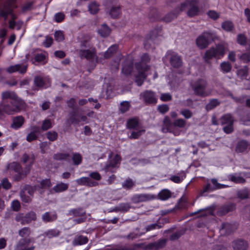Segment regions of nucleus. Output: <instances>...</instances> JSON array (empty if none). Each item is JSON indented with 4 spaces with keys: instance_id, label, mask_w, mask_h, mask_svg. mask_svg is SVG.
Wrapping results in <instances>:
<instances>
[{
    "instance_id": "obj_1",
    "label": "nucleus",
    "mask_w": 250,
    "mask_h": 250,
    "mask_svg": "<svg viewBox=\"0 0 250 250\" xmlns=\"http://www.w3.org/2000/svg\"><path fill=\"white\" fill-rule=\"evenodd\" d=\"M198 1L199 0H186L175 9V12L176 14H178L188 9L187 14L189 17L196 16L200 13V10L197 6Z\"/></svg>"
},
{
    "instance_id": "obj_2",
    "label": "nucleus",
    "mask_w": 250,
    "mask_h": 250,
    "mask_svg": "<svg viewBox=\"0 0 250 250\" xmlns=\"http://www.w3.org/2000/svg\"><path fill=\"white\" fill-rule=\"evenodd\" d=\"M15 0H11L8 3L6 4L3 8L0 10V16L3 17L5 19L10 16L11 18V20L9 21V27L11 28H16L17 29H20L22 25L21 21L16 22L14 20L16 18V16L12 12V8L14 7V1Z\"/></svg>"
},
{
    "instance_id": "obj_3",
    "label": "nucleus",
    "mask_w": 250,
    "mask_h": 250,
    "mask_svg": "<svg viewBox=\"0 0 250 250\" xmlns=\"http://www.w3.org/2000/svg\"><path fill=\"white\" fill-rule=\"evenodd\" d=\"M30 169H22L21 166L17 162H13L7 164L6 171L13 175L14 180L19 181L23 178L29 172Z\"/></svg>"
},
{
    "instance_id": "obj_4",
    "label": "nucleus",
    "mask_w": 250,
    "mask_h": 250,
    "mask_svg": "<svg viewBox=\"0 0 250 250\" xmlns=\"http://www.w3.org/2000/svg\"><path fill=\"white\" fill-rule=\"evenodd\" d=\"M149 60V56L147 54H144L142 57V61L139 64H137V68L138 71V74L136 76L135 82L137 84L140 86L143 83L146 75L148 74L147 71L149 67L146 64V63Z\"/></svg>"
},
{
    "instance_id": "obj_5",
    "label": "nucleus",
    "mask_w": 250,
    "mask_h": 250,
    "mask_svg": "<svg viewBox=\"0 0 250 250\" xmlns=\"http://www.w3.org/2000/svg\"><path fill=\"white\" fill-rule=\"evenodd\" d=\"M227 50V47L224 45H218L215 48H211L206 51L204 57V60L206 62L208 63L210 62V59L213 57L220 59L224 56Z\"/></svg>"
},
{
    "instance_id": "obj_6",
    "label": "nucleus",
    "mask_w": 250,
    "mask_h": 250,
    "mask_svg": "<svg viewBox=\"0 0 250 250\" xmlns=\"http://www.w3.org/2000/svg\"><path fill=\"white\" fill-rule=\"evenodd\" d=\"M126 125L128 129L135 130L129 136L130 139H137L145 132V130L140 125L137 119L133 118L129 120Z\"/></svg>"
},
{
    "instance_id": "obj_7",
    "label": "nucleus",
    "mask_w": 250,
    "mask_h": 250,
    "mask_svg": "<svg viewBox=\"0 0 250 250\" xmlns=\"http://www.w3.org/2000/svg\"><path fill=\"white\" fill-rule=\"evenodd\" d=\"M207 83L206 80L201 79L192 84L191 87L197 95L202 96H207L211 94V91L207 88Z\"/></svg>"
},
{
    "instance_id": "obj_8",
    "label": "nucleus",
    "mask_w": 250,
    "mask_h": 250,
    "mask_svg": "<svg viewBox=\"0 0 250 250\" xmlns=\"http://www.w3.org/2000/svg\"><path fill=\"white\" fill-rule=\"evenodd\" d=\"M34 241L32 238L21 239L18 242L15 250H34Z\"/></svg>"
},
{
    "instance_id": "obj_9",
    "label": "nucleus",
    "mask_w": 250,
    "mask_h": 250,
    "mask_svg": "<svg viewBox=\"0 0 250 250\" xmlns=\"http://www.w3.org/2000/svg\"><path fill=\"white\" fill-rule=\"evenodd\" d=\"M212 38L209 32H204L196 39V44L201 49L206 48L209 44V40Z\"/></svg>"
},
{
    "instance_id": "obj_10",
    "label": "nucleus",
    "mask_w": 250,
    "mask_h": 250,
    "mask_svg": "<svg viewBox=\"0 0 250 250\" xmlns=\"http://www.w3.org/2000/svg\"><path fill=\"white\" fill-rule=\"evenodd\" d=\"M221 123L224 125V130L227 133H229L233 130V118L230 114L224 115L221 119Z\"/></svg>"
},
{
    "instance_id": "obj_11",
    "label": "nucleus",
    "mask_w": 250,
    "mask_h": 250,
    "mask_svg": "<svg viewBox=\"0 0 250 250\" xmlns=\"http://www.w3.org/2000/svg\"><path fill=\"white\" fill-rule=\"evenodd\" d=\"M15 219L17 221L21 222L22 225H25L35 220L36 215L35 212H30L25 215H23V214H18L16 216Z\"/></svg>"
},
{
    "instance_id": "obj_12",
    "label": "nucleus",
    "mask_w": 250,
    "mask_h": 250,
    "mask_svg": "<svg viewBox=\"0 0 250 250\" xmlns=\"http://www.w3.org/2000/svg\"><path fill=\"white\" fill-rule=\"evenodd\" d=\"M10 104L11 105L9 104H5V103L2 104L1 106L2 115H3V113L11 115L20 110V108L17 103H13V104Z\"/></svg>"
},
{
    "instance_id": "obj_13",
    "label": "nucleus",
    "mask_w": 250,
    "mask_h": 250,
    "mask_svg": "<svg viewBox=\"0 0 250 250\" xmlns=\"http://www.w3.org/2000/svg\"><path fill=\"white\" fill-rule=\"evenodd\" d=\"M2 104L5 103L13 104L17 103L18 100L15 93L13 92L5 91L2 94Z\"/></svg>"
},
{
    "instance_id": "obj_14",
    "label": "nucleus",
    "mask_w": 250,
    "mask_h": 250,
    "mask_svg": "<svg viewBox=\"0 0 250 250\" xmlns=\"http://www.w3.org/2000/svg\"><path fill=\"white\" fill-rule=\"evenodd\" d=\"M120 160L121 158L119 155L112 153L109 156V164L106 166V170L113 172L112 169L116 167V166L120 163Z\"/></svg>"
},
{
    "instance_id": "obj_15",
    "label": "nucleus",
    "mask_w": 250,
    "mask_h": 250,
    "mask_svg": "<svg viewBox=\"0 0 250 250\" xmlns=\"http://www.w3.org/2000/svg\"><path fill=\"white\" fill-rule=\"evenodd\" d=\"M141 98L147 103H156L157 99L153 92L151 91H146L140 95Z\"/></svg>"
},
{
    "instance_id": "obj_16",
    "label": "nucleus",
    "mask_w": 250,
    "mask_h": 250,
    "mask_svg": "<svg viewBox=\"0 0 250 250\" xmlns=\"http://www.w3.org/2000/svg\"><path fill=\"white\" fill-rule=\"evenodd\" d=\"M27 68V64L26 63L17 64L9 66L7 70L9 73H14L19 72L23 74L26 72Z\"/></svg>"
},
{
    "instance_id": "obj_17",
    "label": "nucleus",
    "mask_w": 250,
    "mask_h": 250,
    "mask_svg": "<svg viewBox=\"0 0 250 250\" xmlns=\"http://www.w3.org/2000/svg\"><path fill=\"white\" fill-rule=\"evenodd\" d=\"M77 183L80 185L95 187L98 185V182L92 180L89 177H83L76 180Z\"/></svg>"
},
{
    "instance_id": "obj_18",
    "label": "nucleus",
    "mask_w": 250,
    "mask_h": 250,
    "mask_svg": "<svg viewBox=\"0 0 250 250\" xmlns=\"http://www.w3.org/2000/svg\"><path fill=\"white\" fill-rule=\"evenodd\" d=\"M79 55L81 58L87 59H92L96 56V50L95 49L91 50H80Z\"/></svg>"
},
{
    "instance_id": "obj_19",
    "label": "nucleus",
    "mask_w": 250,
    "mask_h": 250,
    "mask_svg": "<svg viewBox=\"0 0 250 250\" xmlns=\"http://www.w3.org/2000/svg\"><path fill=\"white\" fill-rule=\"evenodd\" d=\"M34 82L35 85L39 87L46 88L50 85V81L48 79H43L37 77L35 78Z\"/></svg>"
},
{
    "instance_id": "obj_20",
    "label": "nucleus",
    "mask_w": 250,
    "mask_h": 250,
    "mask_svg": "<svg viewBox=\"0 0 250 250\" xmlns=\"http://www.w3.org/2000/svg\"><path fill=\"white\" fill-rule=\"evenodd\" d=\"M180 57L176 54H172L170 58V63L174 67H178L182 64Z\"/></svg>"
},
{
    "instance_id": "obj_21",
    "label": "nucleus",
    "mask_w": 250,
    "mask_h": 250,
    "mask_svg": "<svg viewBox=\"0 0 250 250\" xmlns=\"http://www.w3.org/2000/svg\"><path fill=\"white\" fill-rule=\"evenodd\" d=\"M233 249L234 250H246L248 247L246 242L243 240H237L233 243Z\"/></svg>"
},
{
    "instance_id": "obj_22",
    "label": "nucleus",
    "mask_w": 250,
    "mask_h": 250,
    "mask_svg": "<svg viewBox=\"0 0 250 250\" xmlns=\"http://www.w3.org/2000/svg\"><path fill=\"white\" fill-rule=\"evenodd\" d=\"M68 186L67 184L60 183L57 184L54 188L50 190L51 193L61 192L66 190L68 188Z\"/></svg>"
},
{
    "instance_id": "obj_23",
    "label": "nucleus",
    "mask_w": 250,
    "mask_h": 250,
    "mask_svg": "<svg viewBox=\"0 0 250 250\" xmlns=\"http://www.w3.org/2000/svg\"><path fill=\"white\" fill-rule=\"evenodd\" d=\"M42 219L45 222L53 221L57 219V215L53 212H47L42 215Z\"/></svg>"
},
{
    "instance_id": "obj_24",
    "label": "nucleus",
    "mask_w": 250,
    "mask_h": 250,
    "mask_svg": "<svg viewBox=\"0 0 250 250\" xmlns=\"http://www.w3.org/2000/svg\"><path fill=\"white\" fill-rule=\"evenodd\" d=\"M23 122L24 119L23 117L21 116H18L13 119L11 127L16 129H18L22 126Z\"/></svg>"
},
{
    "instance_id": "obj_25",
    "label": "nucleus",
    "mask_w": 250,
    "mask_h": 250,
    "mask_svg": "<svg viewBox=\"0 0 250 250\" xmlns=\"http://www.w3.org/2000/svg\"><path fill=\"white\" fill-rule=\"evenodd\" d=\"M110 28L105 24H103L98 30V34L103 37L108 36L110 33Z\"/></svg>"
},
{
    "instance_id": "obj_26",
    "label": "nucleus",
    "mask_w": 250,
    "mask_h": 250,
    "mask_svg": "<svg viewBox=\"0 0 250 250\" xmlns=\"http://www.w3.org/2000/svg\"><path fill=\"white\" fill-rule=\"evenodd\" d=\"M248 146L249 145L247 142L241 141L238 143L235 150L238 153L245 152L248 148Z\"/></svg>"
},
{
    "instance_id": "obj_27",
    "label": "nucleus",
    "mask_w": 250,
    "mask_h": 250,
    "mask_svg": "<svg viewBox=\"0 0 250 250\" xmlns=\"http://www.w3.org/2000/svg\"><path fill=\"white\" fill-rule=\"evenodd\" d=\"M99 4L95 1H92L89 3L88 9L91 14H95L99 11Z\"/></svg>"
},
{
    "instance_id": "obj_28",
    "label": "nucleus",
    "mask_w": 250,
    "mask_h": 250,
    "mask_svg": "<svg viewBox=\"0 0 250 250\" xmlns=\"http://www.w3.org/2000/svg\"><path fill=\"white\" fill-rule=\"evenodd\" d=\"M136 197L137 199V201L139 202L147 201L155 198L154 195L147 194L137 195Z\"/></svg>"
},
{
    "instance_id": "obj_29",
    "label": "nucleus",
    "mask_w": 250,
    "mask_h": 250,
    "mask_svg": "<svg viewBox=\"0 0 250 250\" xmlns=\"http://www.w3.org/2000/svg\"><path fill=\"white\" fill-rule=\"evenodd\" d=\"M171 123L170 118L168 117H166L164 120V125L162 128L163 132L170 131L171 130Z\"/></svg>"
},
{
    "instance_id": "obj_30",
    "label": "nucleus",
    "mask_w": 250,
    "mask_h": 250,
    "mask_svg": "<svg viewBox=\"0 0 250 250\" xmlns=\"http://www.w3.org/2000/svg\"><path fill=\"white\" fill-rule=\"evenodd\" d=\"M186 177V173L184 171H182L179 175L172 176L170 179L175 183H179L181 182Z\"/></svg>"
},
{
    "instance_id": "obj_31",
    "label": "nucleus",
    "mask_w": 250,
    "mask_h": 250,
    "mask_svg": "<svg viewBox=\"0 0 250 250\" xmlns=\"http://www.w3.org/2000/svg\"><path fill=\"white\" fill-rule=\"evenodd\" d=\"M159 198L161 200H166L171 196L170 191L168 189H163L158 194Z\"/></svg>"
},
{
    "instance_id": "obj_32",
    "label": "nucleus",
    "mask_w": 250,
    "mask_h": 250,
    "mask_svg": "<svg viewBox=\"0 0 250 250\" xmlns=\"http://www.w3.org/2000/svg\"><path fill=\"white\" fill-rule=\"evenodd\" d=\"M222 27L224 30L227 32H230L233 30L234 25L231 21H227L222 23Z\"/></svg>"
},
{
    "instance_id": "obj_33",
    "label": "nucleus",
    "mask_w": 250,
    "mask_h": 250,
    "mask_svg": "<svg viewBox=\"0 0 250 250\" xmlns=\"http://www.w3.org/2000/svg\"><path fill=\"white\" fill-rule=\"evenodd\" d=\"M220 68L223 73H227L230 71L231 65L229 62H224L220 64Z\"/></svg>"
},
{
    "instance_id": "obj_34",
    "label": "nucleus",
    "mask_w": 250,
    "mask_h": 250,
    "mask_svg": "<svg viewBox=\"0 0 250 250\" xmlns=\"http://www.w3.org/2000/svg\"><path fill=\"white\" fill-rule=\"evenodd\" d=\"M118 46L116 45L111 46L104 53V58L107 59L110 58L117 50Z\"/></svg>"
},
{
    "instance_id": "obj_35",
    "label": "nucleus",
    "mask_w": 250,
    "mask_h": 250,
    "mask_svg": "<svg viewBox=\"0 0 250 250\" xmlns=\"http://www.w3.org/2000/svg\"><path fill=\"white\" fill-rule=\"evenodd\" d=\"M110 15L113 18H117L121 14V9L120 7H113L111 8L109 12Z\"/></svg>"
},
{
    "instance_id": "obj_36",
    "label": "nucleus",
    "mask_w": 250,
    "mask_h": 250,
    "mask_svg": "<svg viewBox=\"0 0 250 250\" xmlns=\"http://www.w3.org/2000/svg\"><path fill=\"white\" fill-rule=\"evenodd\" d=\"M31 234V230L29 228L24 227L19 231V235L22 238H26Z\"/></svg>"
},
{
    "instance_id": "obj_37",
    "label": "nucleus",
    "mask_w": 250,
    "mask_h": 250,
    "mask_svg": "<svg viewBox=\"0 0 250 250\" xmlns=\"http://www.w3.org/2000/svg\"><path fill=\"white\" fill-rule=\"evenodd\" d=\"M60 234V231L57 229H51L48 230L45 232L44 234L48 238H53L58 236Z\"/></svg>"
},
{
    "instance_id": "obj_38",
    "label": "nucleus",
    "mask_w": 250,
    "mask_h": 250,
    "mask_svg": "<svg viewBox=\"0 0 250 250\" xmlns=\"http://www.w3.org/2000/svg\"><path fill=\"white\" fill-rule=\"evenodd\" d=\"M47 56V54L45 52H42L37 54L35 57V61L37 62H43Z\"/></svg>"
},
{
    "instance_id": "obj_39",
    "label": "nucleus",
    "mask_w": 250,
    "mask_h": 250,
    "mask_svg": "<svg viewBox=\"0 0 250 250\" xmlns=\"http://www.w3.org/2000/svg\"><path fill=\"white\" fill-rule=\"evenodd\" d=\"M129 108V103L128 102H123L121 104L120 110L121 112L124 113L128 111Z\"/></svg>"
},
{
    "instance_id": "obj_40",
    "label": "nucleus",
    "mask_w": 250,
    "mask_h": 250,
    "mask_svg": "<svg viewBox=\"0 0 250 250\" xmlns=\"http://www.w3.org/2000/svg\"><path fill=\"white\" fill-rule=\"evenodd\" d=\"M54 37L57 42H62L64 39V35L61 31H56L54 34Z\"/></svg>"
},
{
    "instance_id": "obj_41",
    "label": "nucleus",
    "mask_w": 250,
    "mask_h": 250,
    "mask_svg": "<svg viewBox=\"0 0 250 250\" xmlns=\"http://www.w3.org/2000/svg\"><path fill=\"white\" fill-rule=\"evenodd\" d=\"M219 104V102L217 100L213 99L206 105V108L208 110H211Z\"/></svg>"
},
{
    "instance_id": "obj_42",
    "label": "nucleus",
    "mask_w": 250,
    "mask_h": 250,
    "mask_svg": "<svg viewBox=\"0 0 250 250\" xmlns=\"http://www.w3.org/2000/svg\"><path fill=\"white\" fill-rule=\"evenodd\" d=\"M174 125L180 128L184 127L186 125V121L182 119H179L175 120L174 122Z\"/></svg>"
},
{
    "instance_id": "obj_43",
    "label": "nucleus",
    "mask_w": 250,
    "mask_h": 250,
    "mask_svg": "<svg viewBox=\"0 0 250 250\" xmlns=\"http://www.w3.org/2000/svg\"><path fill=\"white\" fill-rule=\"evenodd\" d=\"M54 158L57 160H68L69 156L67 154L59 153L55 154Z\"/></svg>"
},
{
    "instance_id": "obj_44",
    "label": "nucleus",
    "mask_w": 250,
    "mask_h": 250,
    "mask_svg": "<svg viewBox=\"0 0 250 250\" xmlns=\"http://www.w3.org/2000/svg\"><path fill=\"white\" fill-rule=\"evenodd\" d=\"M52 126V124L51 121L49 120L46 119L42 123V129L43 130H46Z\"/></svg>"
},
{
    "instance_id": "obj_45",
    "label": "nucleus",
    "mask_w": 250,
    "mask_h": 250,
    "mask_svg": "<svg viewBox=\"0 0 250 250\" xmlns=\"http://www.w3.org/2000/svg\"><path fill=\"white\" fill-rule=\"evenodd\" d=\"M72 160L75 165H78L82 162V156L80 154H74L72 157Z\"/></svg>"
},
{
    "instance_id": "obj_46",
    "label": "nucleus",
    "mask_w": 250,
    "mask_h": 250,
    "mask_svg": "<svg viewBox=\"0 0 250 250\" xmlns=\"http://www.w3.org/2000/svg\"><path fill=\"white\" fill-rule=\"evenodd\" d=\"M248 74V69L247 67L240 69L238 71L237 74L241 79H244L246 77Z\"/></svg>"
},
{
    "instance_id": "obj_47",
    "label": "nucleus",
    "mask_w": 250,
    "mask_h": 250,
    "mask_svg": "<svg viewBox=\"0 0 250 250\" xmlns=\"http://www.w3.org/2000/svg\"><path fill=\"white\" fill-rule=\"evenodd\" d=\"M42 188H49L52 186V183L50 179H45L41 182Z\"/></svg>"
},
{
    "instance_id": "obj_48",
    "label": "nucleus",
    "mask_w": 250,
    "mask_h": 250,
    "mask_svg": "<svg viewBox=\"0 0 250 250\" xmlns=\"http://www.w3.org/2000/svg\"><path fill=\"white\" fill-rule=\"evenodd\" d=\"M208 16L213 19V20H216L219 17V14L217 13V12L213 11V10H210L208 12Z\"/></svg>"
},
{
    "instance_id": "obj_49",
    "label": "nucleus",
    "mask_w": 250,
    "mask_h": 250,
    "mask_svg": "<svg viewBox=\"0 0 250 250\" xmlns=\"http://www.w3.org/2000/svg\"><path fill=\"white\" fill-rule=\"evenodd\" d=\"M57 136V133L55 131H49L47 133V138L51 141L56 140Z\"/></svg>"
},
{
    "instance_id": "obj_50",
    "label": "nucleus",
    "mask_w": 250,
    "mask_h": 250,
    "mask_svg": "<svg viewBox=\"0 0 250 250\" xmlns=\"http://www.w3.org/2000/svg\"><path fill=\"white\" fill-rule=\"evenodd\" d=\"M89 178L91 179H93L94 181H99L101 179V176L97 172H93L89 174Z\"/></svg>"
},
{
    "instance_id": "obj_51",
    "label": "nucleus",
    "mask_w": 250,
    "mask_h": 250,
    "mask_svg": "<svg viewBox=\"0 0 250 250\" xmlns=\"http://www.w3.org/2000/svg\"><path fill=\"white\" fill-rule=\"evenodd\" d=\"M11 207L14 211H18L21 208V204L18 200H14L12 202Z\"/></svg>"
},
{
    "instance_id": "obj_52",
    "label": "nucleus",
    "mask_w": 250,
    "mask_h": 250,
    "mask_svg": "<svg viewBox=\"0 0 250 250\" xmlns=\"http://www.w3.org/2000/svg\"><path fill=\"white\" fill-rule=\"evenodd\" d=\"M134 185L133 181L132 180H126L123 184V187L125 188H132Z\"/></svg>"
},
{
    "instance_id": "obj_53",
    "label": "nucleus",
    "mask_w": 250,
    "mask_h": 250,
    "mask_svg": "<svg viewBox=\"0 0 250 250\" xmlns=\"http://www.w3.org/2000/svg\"><path fill=\"white\" fill-rule=\"evenodd\" d=\"M181 114L186 119L191 118L192 115L191 112L188 109H184L181 110Z\"/></svg>"
},
{
    "instance_id": "obj_54",
    "label": "nucleus",
    "mask_w": 250,
    "mask_h": 250,
    "mask_svg": "<svg viewBox=\"0 0 250 250\" xmlns=\"http://www.w3.org/2000/svg\"><path fill=\"white\" fill-rule=\"evenodd\" d=\"M53 40V39L50 37H46L45 41L43 42V45L46 47H50L52 43Z\"/></svg>"
},
{
    "instance_id": "obj_55",
    "label": "nucleus",
    "mask_w": 250,
    "mask_h": 250,
    "mask_svg": "<svg viewBox=\"0 0 250 250\" xmlns=\"http://www.w3.org/2000/svg\"><path fill=\"white\" fill-rule=\"evenodd\" d=\"M55 18L57 22H61L64 18V14L62 12L58 13L55 15Z\"/></svg>"
},
{
    "instance_id": "obj_56",
    "label": "nucleus",
    "mask_w": 250,
    "mask_h": 250,
    "mask_svg": "<svg viewBox=\"0 0 250 250\" xmlns=\"http://www.w3.org/2000/svg\"><path fill=\"white\" fill-rule=\"evenodd\" d=\"M237 42L239 44L244 45L246 42V37L243 34H239L238 36Z\"/></svg>"
},
{
    "instance_id": "obj_57",
    "label": "nucleus",
    "mask_w": 250,
    "mask_h": 250,
    "mask_svg": "<svg viewBox=\"0 0 250 250\" xmlns=\"http://www.w3.org/2000/svg\"><path fill=\"white\" fill-rule=\"evenodd\" d=\"M132 69V65H129L128 66L124 65L122 69V72L125 75L129 74L131 73Z\"/></svg>"
},
{
    "instance_id": "obj_58",
    "label": "nucleus",
    "mask_w": 250,
    "mask_h": 250,
    "mask_svg": "<svg viewBox=\"0 0 250 250\" xmlns=\"http://www.w3.org/2000/svg\"><path fill=\"white\" fill-rule=\"evenodd\" d=\"M231 180L232 181L237 183H243L245 181L243 178L236 175L232 176L231 177Z\"/></svg>"
},
{
    "instance_id": "obj_59",
    "label": "nucleus",
    "mask_w": 250,
    "mask_h": 250,
    "mask_svg": "<svg viewBox=\"0 0 250 250\" xmlns=\"http://www.w3.org/2000/svg\"><path fill=\"white\" fill-rule=\"evenodd\" d=\"M1 185L4 188L6 189L11 188V184L7 179H3Z\"/></svg>"
},
{
    "instance_id": "obj_60",
    "label": "nucleus",
    "mask_w": 250,
    "mask_h": 250,
    "mask_svg": "<svg viewBox=\"0 0 250 250\" xmlns=\"http://www.w3.org/2000/svg\"><path fill=\"white\" fill-rule=\"evenodd\" d=\"M169 109V108L167 105L163 104L158 106L159 111L162 113H165L167 112Z\"/></svg>"
},
{
    "instance_id": "obj_61",
    "label": "nucleus",
    "mask_w": 250,
    "mask_h": 250,
    "mask_svg": "<svg viewBox=\"0 0 250 250\" xmlns=\"http://www.w3.org/2000/svg\"><path fill=\"white\" fill-rule=\"evenodd\" d=\"M211 182H212V183L213 184V185H214L215 188H224L226 187L225 185H221V184L218 183L217 182V180L214 179H212L211 180Z\"/></svg>"
},
{
    "instance_id": "obj_62",
    "label": "nucleus",
    "mask_w": 250,
    "mask_h": 250,
    "mask_svg": "<svg viewBox=\"0 0 250 250\" xmlns=\"http://www.w3.org/2000/svg\"><path fill=\"white\" fill-rule=\"evenodd\" d=\"M241 59L244 62H248L250 61V54L245 53L243 54L241 57Z\"/></svg>"
},
{
    "instance_id": "obj_63",
    "label": "nucleus",
    "mask_w": 250,
    "mask_h": 250,
    "mask_svg": "<svg viewBox=\"0 0 250 250\" xmlns=\"http://www.w3.org/2000/svg\"><path fill=\"white\" fill-rule=\"evenodd\" d=\"M21 197L23 202L29 203L31 201V198L30 197L26 196L22 193L21 194Z\"/></svg>"
},
{
    "instance_id": "obj_64",
    "label": "nucleus",
    "mask_w": 250,
    "mask_h": 250,
    "mask_svg": "<svg viewBox=\"0 0 250 250\" xmlns=\"http://www.w3.org/2000/svg\"><path fill=\"white\" fill-rule=\"evenodd\" d=\"M36 189V187H32L28 186L26 187V190L28 193L31 196H33L34 191Z\"/></svg>"
}]
</instances>
